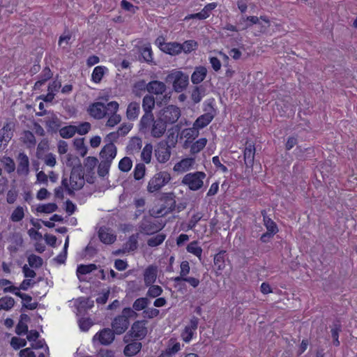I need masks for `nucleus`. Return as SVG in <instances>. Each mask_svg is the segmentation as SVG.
Returning <instances> with one entry per match:
<instances>
[{
  "label": "nucleus",
  "instance_id": "nucleus-44",
  "mask_svg": "<svg viewBox=\"0 0 357 357\" xmlns=\"http://www.w3.org/2000/svg\"><path fill=\"white\" fill-rule=\"evenodd\" d=\"M132 167V161L129 157L123 158L119 162V169L123 172H128Z\"/></svg>",
  "mask_w": 357,
  "mask_h": 357
},
{
  "label": "nucleus",
  "instance_id": "nucleus-12",
  "mask_svg": "<svg viewBox=\"0 0 357 357\" xmlns=\"http://www.w3.org/2000/svg\"><path fill=\"white\" fill-rule=\"evenodd\" d=\"M162 227L163 225L152 218H144L139 226L140 231L146 235H151L158 232L161 230Z\"/></svg>",
  "mask_w": 357,
  "mask_h": 357
},
{
  "label": "nucleus",
  "instance_id": "nucleus-54",
  "mask_svg": "<svg viewBox=\"0 0 357 357\" xmlns=\"http://www.w3.org/2000/svg\"><path fill=\"white\" fill-rule=\"evenodd\" d=\"M57 205L54 203H48L40 205L38 207L37 211L40 213H51L56 211Z\"/></svg>",
  "mask_w": 357,
  "mask_h": 357
},
{
  "label": "nucleus",
  "instance_id": "nucleus-52",
  "mask_svg": "<svg viewBox=\"0 0 357 357\" xmlns=\"http://www.w3.org/2000/svg\"><path fill=\"white\" fill-rule=\"evenodd\" d=\"M52 76V73L49 68H45L43 71L41 79L35 83V87L39 88L45 84L46 81L50 79Z\"/></svg>",
  "mask_w": 357,
  "mask_h": 357
},
{
  "label": "nucleus",
  "instance_id": "nucleus-48",
  "mask_svg": "<svg viewBox=\"0 0 357 357\" xmlns=\"http://www.w3.org/2000/svg\"><path fill=\"white\" fill-rule=\"evenodd\" d=\"M23 142L29 148L33 147L36 144L34 135L30 131H24L23 134Z\"/></svg>",
  "mask_w": 357,
  "mask_h": 357
},
{
  "label": "nucleus",
  "instance_id": "nucleus-5",
  "mask_svg": "<svg viewBox=\"0 0 357 357\" xmlns=\"http://www.w3.org/2000/svg\"><path fill=\"white\" fill-rule=\"evenodd\" d=\"M206 174L203 172H195L185 174L182 178V184L187 185L190 190L197 191L204 185Z\"/></svg>",
  "mask_w": 357,
  "mask_h": 357
},
{
  "label": "nucleus",
  "instance_id": "nucleus-32",
  "mask_svg": "<svg viewBox=\"0 0 357 357\" xmlns=\"http://www.w3.org/2000/svg\"><path fill=\"white\" fill-rule=\"evenodd\" d=\"M141 349L142 344L138 342H134L125 347L123 353L127 356H132L136 355Z\"/></svg>",
  "mask_w": 357,
  "mask_h": 357
},
{
  "label": "nucleus",
  "instance_id": "nucleus-63",
  "mask_svg": "<svg viewBox=\"0 0 357 357\" xmlns=\"http://www.w3.org/2000/svg\"><path fill=\"white\" fill-rule=\"evenodd\" d=\"M76 132L78 134L83 135L89 132V131L91 129V124L88 122H84L78 125L77 126H75Z\"/></svg>",
  "mask_w": 357,
  "mask_h": 357
},
{
  "label": "nucleus",
  "instance_id": "nucleus-20",
  "mask_svg": "<svg viewBox=\"0 0 357 357\" xmlns=\"http://www.w3.org/2000/svg\"><path fill=\"white\" fill-rule=\"evenodd\" d=\"M146 89L151 93L160 95L166 91V86L162 82L157 80L151 81L148 84L144 82V90Z\"/></svg>",
  "mask_w": 357,
  "mask_h": 357
},
{
  "label": "nucleus",
  "instance_id": "nucleus-28",
  "mask_svg": "<svg viewBox=\"0 0 357 357\" xmlns=\"http://www.w3.org/2000/svg\"><path fill=\"white\" fill-rule=\"evenodd\" d=\"M206 74V68L202 66L196 67L191 75L192 82L195 84L201 83L205 79Z\"/></svg>",
  "mask_w": 357,
  "mask_h": 357
},
{
  "label": "nucleus",
  "instance_id": "nucleus-33",
  "mask_svg": "<svg viewBox=\"0 0 357 357\" xmlns=\"http://www.w3.org/2000/svg\"><path fill=\"white\" fill-rule=\"evenodd\" d=\"M261 214L264 218V225L267 231L270 232V234H275L278 231V229L275 222L266 216V212L265 211H262Z\"/></svg>",
  "mask_w": 357,
  "mask_h": 357
},
{
  "label": "nucleus",
  "instance_id": "nucleus-24",
  "mask_svg": "<svg viewBox=\"0 0 357 357\" xmlns=\"http://www.w3.org/2000/svg\"><path fill=\"white\" fill-rule=\"evenodd\" d=\"M195 164V159L186 158L176 163L173 170L176 172H185L190 170Z\"/></svg>",
  "mask_w": 357,
  "mask_h": 357
},
{
  "label": "nucleus",
  "instance_id": "nucleus-11",
  "mask_svg": "<svg viewBox=\"0 0 357 357\" xmlns=\"http://www.w3.org/2000/svg\"><path fill=\"white\" fill-rule=\"evenodd\" d=\"M171 146L167 142H160L155 149V157L160 163L167 162L171 157Z\"/></svg>",
  "mask_w": 357,
  "mask_h": 357
},
{
  "label": "nucleus",
  "instance_id": "nucleus-2",
  "mask_svg": "<svg viewBox=\"0 0 357 357\" xmlns=\"http://www.w3.org/2000/svg\"><path fill=\"white\" fill-rule=\"evenodd\" d=\"M139 126L141 130L144 132H149L151 137L156 139L162 137L167 130V125L165 122L160 118L155 119L153 116H152V121L148 122L145 127L140 120Z\"/></svg>",
  "mask_w": 357,
  "mask_h": 357
},
{
  "label": "nucleus",
  "instance_id": "nucleus-6",
  "mask_svg": "<svg viewBox=\"0 0 357 357\" xmlns=\"http://www.w3.org/2000/svg\"><path fill=\"white\" fill-rule=\"evenodd\" d=\"M115 335L111 328H104L94 335L92 342L94 344L107 346L114 342Z\"/></svg>",
  "mask_w": 357,
  "mask_h": 357
},
{
  "label": "nucleus",
  "instance_id": "nucleus-25",
  "mask_svg": "<svg viewBox=\"0 0 357 357\" xmlns=\"http://www.w3.org/2000/svg\"><path fill=\"white\" fill-rule=\"evenodd\" d=\"M255 155V147L251 143H246V146L244 150V161L248 167H252L254 163Z\"/></svg>",
  "mask_w": 357,
  "mask_h": 357
},
{
  "label": "nucleus",
  "instance_id": "nucleus-36",
  "mask_svg": "<svg viewBox=\"0 0 357 357\" xmlns=\"http://www.w3.org/2000/svg\"><path fill=\"white\" fill-rule=\"evenodd\" d=\"M1 162L8 174L14 172L16 169L15 161L13 158L8 156H3L1 159Z\"/></svg>",
  "mask_w": 357,
  "mask_h": 357
},
{
  "label": "nucleus",
  "instance_id": "nucleus-27",
  "mask_svg": "<svg viewBox=\"0 0 357 357\" xmlns=\"http://www.w3.org/2000/svg\"><path fill=\"white\" fill-rule=\"evenodd\" d=\"M61 161L67 167H71L72 169L78 168L82 169L80 160L77 156L75 155L66 154L64 156L61 158Z\"/></svg>",
  "mask_w": 357,
  "mask_h": 357
},
{
  "label": "nucleus",
  "instance_id": "nucleus-46",
  "mask_svg": "<svg viewBox=\"0 0 357 357\" xmlns=\"http://www.w3.org/2000/svg\"><path fill=\"white\" fill-rule=\"evenodd\" d=\"M75 126H68L62 128L59 130V134L63 138H70L76 133Z\"/></svg>",
  "mask_w": 357,
  "mask_h": 357
},
{
  "label": "nucleus",
  "instance_id": "nucleus-29",
  "mask_svg": "<svg viewBox=\"0 0 357 357\" xmlns=\"http://www.w3.org/2000/svg\"><path fill=\"white\" fill-rule=\"evenodd\" d=\"M213 118L214 114L211 112H208L198 117L194 122V126L197 127L199 129L204 128L212 121Z\"/></svg>",
  "mask_w": 357,
  "mask_h": 357
},
{
  "label": "nucleus",
  "instance_id": "nucleus-13",
  "mask_svg": "<svg viewBox=\"0 0 357 357\" xmlns=\"http://www.w3.org/2000/svg\"><path fill=\"white\" fill-rule=\"evenodd\" d=\"M89 114L96 119H102L107 116V104L105 105L100 102H96L89 105Z\"/></svg>",
  "mask_w": 357,
  "mask_h": 357
},
{
  "label": "nucleus",
  "instance_id": "nucleus-7",
  "mask_svg": "<svg viewBox=\"0 0 357 357\" xmlns=\"http://www.w3.org/2000/svg\"><path fill=\"white\" fill-rule=\"evenodd\" d=\"M119 109V104L116 101H111L107 103L108 119L105 126L109 128H113L119 124L121 121V116L117 114Z\"/></svg>",
  "mask_w": 357,
  "mask_h": 357
},
{
  "label": "nucleus",
  "instance_id": "nucleus-19",
  "mask_svg": "<svg viewBox=\"0 0 357 357\" xmlns=\"http://www.w3.org/2000/svg\"><path fill=\"white\" fill-rule=\"evenodd\" d=\"M131 334L133 337L139 339H143L147 334L145 321H137L131 327Z\"/></svg>",
  "mask_w": 357,
  "mask_h": 357
},
{
  "label": "nucleus",
  "instance_id": "nucleus-38",
  "mask_svg": "<svg viewBox=\"0 0 357 357\" xmlns=\"http://www.w3.org/2000/svg\"><path fill=\"white\" fill-rule=\"evenodd\" d=\"M15 300L10 296H3L0 298V311L10 310L15 305Z\"/></svg>",
  "mask_w": 357,
  "mask_h": 357
},
{
  "label": "nucleus",
  "instance_id": "nucleus-30",
  "mask_svg": "<svg viewBox=\"0 0 357 357\" xmlns=\"http://www.w3.org/2000/svg\"><path fill=\"white\" fill-rule=\"evenodd\" d=\"M190 271V267L188 261H183L180 265L179 275L174 278L173 280L177 283L181 282L182 280H183L184 278L188 277V275L189 274Z\"/></svg>",
  "mask_w": 357,
  "mask_h": 357
},
{
  "label": "nucleus",
  "instance_id": "nucleus-41",
  "mask_svg": "<svg viewBox=\"0 0 357 357\" xmlns=\"http://www.w3.org/2000/svg\"><path fill=\"white\" fill-rule=\"evenodd\" d=\"M153 146L151 144H146L141 153L142 160L146 164L150 163L152 158Z\"/></svg>",
  "mask_w": 357,
  "mask_h": 357
},
{
  "label": "nucleus",
  "instance_id": "nucleus-18",
  "mask_svg": "<svg viewBox=\"0 0 357 357\" xmlns=\"http://www.w3.org/2000/svg\"><path fill=\"white\" fill-rule=\"evenodd\" d=\"M13 125L6 123L0 130V151L3 150L13 137Z\"/></svg>",
  "mask_w": 357,
  "mask_h": 357
},
{
  "label": "nucleus",
  "instance_id": "nucleus-16",
  "mask_svg": "<svg viewBox=\"0 0 357 357\" xmlns=\"http://www.w3.org/2000/svg\"><path fill=\"white\" fill-rule=\"evenodd\" d=\"M17 173L19 176H26L29 173V159L24 152L20 153L17 156Z\"/></svg>",
  "mask_w": 357,
  "mask_h": 357
},
{
  "label": "nucleus",
  "instance_id": "nucleus-15",
  "mask_svg": "<svg viewBox=\"0 0 357 357\" xmlns=\"http://www.w3.org/2000/svg\"><path fill=\"white\" fill-rule=\"evenodd\" d=\"M199 324L198 318L193 317L190 319L188 325L185 326L181 333V338L185 342H189L192 340Z\"/></svg>",
  "mask_w": 357,
  "mask_h": 357
},
{
  "label": "nucleus",
  "instance_id": "nucleus-21",
  "mask_svg": "<svg viewBox=\"0 0 357 357\" xmlns=\"http://www.w3.org/2000/svg\"><path fill=\"white\" fill-rule=\"evenodd\" d=\"M98 237L105 244H112L116 239V236L108 228L100 227L98 231Z\"/></svg>",
  "mask_w": 357,
  "mask_h": 357
},
{
  "label": "nucleus",
  "instance_id": "nucleus-26",
  "mask_svg": "<svg viewBox=\"0 0 357 357\" xmlns=\"http://www.w3.org/2000/svg\"><path fill=\"white\" fill-rule=\"evenodd\" d=\"M140 113L139 103L137 102H131L128 104L126 109V118L129 121L136 120Z\"/></svg>",
  "mask_w": 357,
  "mask_h": 357
},
{
  "label": "nucleus",
  "instance_id": "nucleus-9",
  "mask_svg": "<svg viewBox=\"0 0 357 357\" xmlns=\"http://www.w3.org/2000/svg\"><path fill=\"white\" fill-rule=\"evenodd\" d=\"M155 107V99L153 96L146 95L144 97L142 100V108L144 111V114L142 116L140 120L142 123L145 126H147V123L152 121V110Z\"/></svg>",
  "mask_w": 357,
  "mask_h": 357
},
{
  "label": "nucleus",
  "instance_id": "nucleus-40",
  "mask_svg": "<svg viewBox=\"0 0 357 357\" xmlns=\"http://www.w3.org/2000/svg\"><path fill=\"white\" fill-rule=\"evenodd\" d=\"M132 124L130 123H124L121 125V126L119 128L117 132H111L109 133L107 137H116L117 136L121 135L124 136L127 135L129 131L132 129Z\"/></svg>",
  "mask_w": 357,
  "mask_h": 357
},
{
  "label": "nucleus",
  "instance_id": "nucleus-51",
  "mask_svg": "<svg viewBox=\"0 0 357 357\" xmlns=\"http://www.w3.org/2000/svg\"><path fill=\"white\" fill-rule=\"evenodd\" d=\"M187 251L190 253L195 255V256L200 257L202 253V249L199 246L197 241H192L187 246Z\"/></svg>",
  "mask_w": 357,
  "mask_h": 357
},
{
  "label": "nucleus",
  "instance_id": "nucleus-62",
  "mask_svg": "<svg viewBox=\"0 0 357 357\" xmlns=\"http://www.w3.org/2000/svg\"><path fill=\"white\" fill-rule=\"evenodd\" d=\"M217 3L213 2L208 3L204 6V8L201 10L202 17H204L205 19L209 17L211 12L214 10L217 7Z\"/></svg>",
  "mask_w": 357,
  "mask_h": 357
},
{
  "label": "nucleus",
  "instance_id": "nucleus-64",
  "mask_svg": "<svg viewBox=\"0 0 357 357\" xmlns=\"http://www.w3.org/2000/svg\"><path fill=\"white\" fill-rule=\"evenodd\" d=\"M202 215L201 213L194 214L188 223V229H192L198 222L202 219Z\"/></svg>",
  "mask_w": 357,
  "mask_h": 357
},
{
  "label": "nucleus",
  "instance_id": "nucleus-35",
  "mask_svg": "<svg viewBox=\"0 0 357 357\" xmlns=\"http://www.w3.org/2000/svg\"><path fill=\"white\" fill-rule=\"evenodd\" d=\"M162 52L172 56L177 55L181 52V44L176 42L167 43Z\"/></svg>",
  "mask_w": 357,
  "mask_h": 357
},
{
  "label": "nucleus",
  "instance_id": "nucleus-10",
  "mask_svg": "<svg viewBox=\"0 0 357 357\" xmlns=\"http://www.w3.org/2000/svg\"><path fill=\"white\" fill-rule=\"evenodd\" d=\"M17 287L15 286H10L3 289L4 293L10 292L14 294L15 296L20 297L23 301L22 306L28 310H35L38 306V303H32V298L28 294L21 293L20 291H17Z\"/></svg>",
  "mask_w": 357,
  "mask_h": 357
},
{
  "label": "nucleus",
  "instance_id": "nucleus-49",
  "mask_svg": "<svg viewBox=\"0 0 357 357\" xmlns=\"http://www.w3.org/2000/svg\"><path fill=\"white\" fill-rule=\"evenodd\" d=\"M166 235L164 234H158L153 237L150 238L147 241V244L150 247H156L160 245L165 239Z\"/></svg>",
  "mask_w": 357,
  "mask_h": 357
},
{
  "label": "nucleus",
  "instance_id": "nucleus-37",
  "mask_svg": "<svg viewBox=\"0 0 357 357\" xmlns=\"http://www.w3.org/2000/svg\"><path fill=\"white\" fill-rule=\"evenodd\" d=\"M138 234H132L130 236L124 245V249L128 252L135 250L138 246Z\"/></svg>",
  "mask_w": 357,
  "mask_h": 357
},
{
  "label": "nucleus",
  "instance_id": "nucleus-55",
  "mask_svg": "<svg viewBox=\"0 0 357 357\" xmlns=\"http://www.w3.org/2000/svg\"><path fill=\"white\" fill-rule=\"evenodd\" d=\"M111 165L112 164L109 163L108 162L100 160V162L98 166V175L102 177L106 176L109 173Z\"/></svg>",
  "mask_w": 357,
  "mask_h": 357
},
{
  "label": "nucleus",
  "instance_id": "nucleus-57",
  "mask_svg": "<svg viewBox=\"0 0 357 357\" xmlns=\"http://www.w3.org/2000/svg\"><path fill=\"white\" fill-rule=\"evenodd\" d=\"M146 167L145 165L142 163L137 164L134 169V178L136 180H140L145 175Z\"/></svg>",
  "mask_w": 357,
  "mask_h": 357
},
{
  "label": "nucleus",
  "instance_id": "nucleus-59",
  "mask_svg": "<svg viewBox=\"0 0 357 357\" xmlns=\"http://www.w3.org/2000/svg\"><path fill=\"white\" fill-rule=\"evenodd\" d=\"M149 287V288L146 293L147 296L156 298L162 294V289L160 286L151 284Z\"/></svg>",
  "mask_w": 357,
  "mask_h": 357
},
{
  "label": "nucleus",
  "instance_id": "nucleus-45",
  "mask_svg": "<svg viewBox=\"0 0 357 357\" xmlns=\"http://www.w3.org/2000/svg\"><path fill=\"white\" fill-rule=\"evenodd\" d=\"M207 139L206 138H200L194 142L191 147L190 151L192 153H197L201 151L206 145Z\"/></svg>",
  "mask_w": 357,
  "mask_h": 357
},
{
  "label": "nucleus",
  "instance_id": "nucleus-4",
  "mask_svg": "<svg viewBox=\"0 0 357 357\" xmlns=\"http://www.w3.org/2000/svg\"><path fill=\"white\" fill-rule=\"evenodd\" d=\"M171 178V175L167 171L157 172L149 180L147 185V190L151 193L158 192L167 185Z\"/></svg>",
  "mask_w": 357,
  "mask_h": 357
},
{
  "label": "nucleus",
  "instance_id": "nucleus-58",
  "mask_svg": "<svg viewBox=\"0 0 357 357\" xmlns=\"http://www.w3.org/2000/svg\"><path fill=\"white\" fill-rule=\"evenodd\" d=\"M29 265L32 268H39L43 265V259L36 255H31L28 257Z\"/></svg>",
  "mask_w": 357,
  "mask_h": 357
},
{
  "label": "nucleus",
  "instance_id": "nucleus-39",
  "mask_svg": "<svg viewBox=\"0 0 357 357\" xmlns=\"http://www.w3.org/2000/svg\"><path fill=\"white\" fill-rule=\"evenodd\" d=\"M150 301L146 297H142L136 299L132 304V309L136 311L145 310L149 305Z\"/></svg>",
  "mask_w": 357,
  "mask_h": 357
},
{
  "label": "nucleus",
  "instance_id": "nucleus-23",
  "mask_svg": "<svg viewBox=\"0 0 357 357\" xmlns=\"http://www.w3.org/2000/svg\"><path fill=\"white\" fill-rule=\"evenodd\" d=\"M259 20V19L257 16H245L243 15L237 22V25L240 30H246L253 24H258Z\"/></svg>",
  "mask_w": 357,
  "mask_h": 357
},
{
  "label": "nucleus",
  "instance_id": "nucleus-14",
  "mask_svg": "<svg viewBox=\"0 0 357 357\" xmlns=\"http://www.w3.org/2000/svg\"><path fill=\"white\" fill-rule=\"evenodd\" d=\"M116 154V146L113 143H109L102 148L100 152V159L112 164Z\"/></svg>",
  "mask_w": 357,
  "mask_h": 357
},
{
  "label": "nucleus",
  "instance_id": "nucleus-1",
  "mask_svg": "<svg viewBox=\"0 0 357 357\" xmlns=\"http://www.w3.org/2000/svg\"><path fill=\"white\" fill-rule=\"evenodd\" d=\"M85 183L84 174L82 169H73L70 178L63 176L61 180L62 186L68 195H73L74 191L79 190L84 186Z\"/></svg>",
  "mask_w": 357,
  "mask_h": 357
},
{
  "label": "nucleus",
  "instance_id": "nucleus-43",
  "mask_svg": "<svg viewBox=\"0 0 357 357\" xmlns=\"http://www.w3.org/2000/svg\"><path fill=\"white\" fill-rule=\"evenodd\" d=\"M141 56L144 61L151 63L153 61V52L150 45H146L141 48Z\"/></svg>",
  "mask_w": 357,
  "mask_h": 357
},
{
  "label": "nucleus",
  "instance_id": "nucleus-56",
  "mask_svg": "<svg viewBox=\"0 0 357 357\" xmlns=\"http://www.w3.org/2000/svg\"><path fill=\"white\" fill-rule=\"evenodd\" d=\"M199 129L197 127H195L193 126L192 128L185 129L183 131V133L184 135V137L185 138H187L188 139H194L199 136Z\"/></svg>",
  "mask_w": 357,
  "mask_h": 357
},
{
  "label": "nucleus",
  "instance_id": "nucleus-61",
  "mask_svg": "<svg viewBox=\"0 0 357 357\" xmlns=\"http://www.w3.org/2000/svg\"><path fill=\"white\" fill-rule=\"evenodd\" d=\"M341 331V326L339 324H335L331 328V335L333 339V344L335 346L340 345V341L338 340L339 333Z\"/></svg>",
  "mask_w": 357,
  "mask_h": 357
},
{
  "label": "nucleus",
  "instance_id": "nucleus-3",
  "mask_svg": "<svg viewBox=\"0 0 357 357\" xmlns=\"http://www.w3.org/2000/svg\"><path fill=\"white\" fill-rule=\"evenodd\" d=\"M188 79V75L177 70L171 71L165 79L167 82L172 84L173 88L176 92H181L187 87Z\"/></svg>",
  "mask_w": 357,
  "mask_h": 357
},
{
  "label": "nucleus",
  "instance_id": "nucleus-34",
  "mask_svg": "<svg viewBox=\"0 0 357 357\" xmlns=\"http://www.w3.org/2000/svg\"><path fill=\"white\" fill-rule=\"evenodd\" d=\"M107 71V68L105 66H96L92 73L91 75V79L95 83H99L106 72Z\"/></svg>",
  "mask_w": 357,
  "mask_h": 357
},
{
  "label": "nucleus",
  "instance_id": "nucleus-17",
  "mask_svg": "<svg viewBox=\"0 0 357 357\" xmlns=\"http://www.w3.org/2000/svg\"><path fill=\"white\" fill-rule=\"evenodd\" d=\"M129 325V320L119 315L115 317L111 324L112 330L116 335H121L125 333L128 328Z\"/></svg>",
  "mask_w": 357,
  "mask_h": 357
},
{
  "label": "nucleus",
  "instance_id": "nucleus-47",
  "mask_svg": "<svg viewBox=\"0 0 357 357\" xmlns=\"http://www.w3.org/2000/svg\"><path fill=\"white\" fill-rule=\"evenodd\" d=\"M142 146V141L139 137H132L128 146L131 152H137Z\"/></svg>",
  "mask_w": 357,
  "mask_h": 357
},
{
  "label": "nucleus",
  "instance_id": "nucleus-50",
  "mask_svg": "<svg viewBox=\"0 0 357 357\" xmlns=\"http://www.w3.org/2000/svg\"><path fill=\"white\" fill-rule=\"evenodd\" d=\"M97 269V266L96 264H90L87 265L81 264L77 266V275H86L88 273H90L93 271H95Z\"/></svg>",
  "mask_w": 357,
  "mask_h": 357
},
{
  "label": "nucleus",
  "instance_id": "nucleus-60",
  "mask_svg": "<svg viewBox=\"0 0 357 357\" xmlns=\"http://www.w3.org/2000/svg\"><path fill=\"white\" fill-rule=\"evenodd\" d=\"M10 345L15 350H17L26 345V340L17 337H13L10 340Z\"/></svg>",
  "mask_w": 357,
  "mask_h": 357
},
{
  "label": "nucleus",
  "instance_id": "nucleus-31",
  "mask_svg": "<svg viewBox=\"0 0 357 357\" xmlns=\"http://www.w3.org/2000/svg\"><path fill=\"white\" fill-rule=\"evenodd\" d=\"M98 160L96 157L89 156L85 158L84 162V169L87 174H94L95 168L98 165Z\"/></svg>",
  "mask_w": 357,
  "mask_h": 357
},
{
  "label": "nucleus",
  "instance_id": "nucleus-22",
  "mask_svg": "<svg viewBox=\"0 0 357 357\" xmlns=\"http://www.w3.org/2000/svg\"><path fill=\"white\" fill-rule=\"evenodd\" d=\"M158 268L156 266L151 265L149 266L144 271V280L146 287L153 284L157 278Z\"/></svg>",
  "mask_w": 357,
  "mask_h": 357
},
{
  "label": "nucleus",
  "instance_id": "nucleus-53",
  "mask_svg": "<svg viewBox=\"0 0 357 357\" xmlns=\"http://www.w3.org/2000/svg\"><path fill=\"white\" fill-rule=\"evenodd\" d=\"M197 46V43L195 40H186L183 44H181V52H183L185 54L190 53L195 50Z\"/></svg>",
  "mask_w": 357,
  "mask_h": 357
},
{
  "label": "nucleus",
  "instance_id": "nucleus-8",
  "mask_svg": "<svg viewBox=\"0 0 357 357\" xmlns=\"http://www.w3.org/2000/svg\"><path fill=\"white\" fill-rule=\"evenodd\" d=\"M180 116L181 111L179 108L174 105H169L161 110L160 119L165 124H172L176 122Z\"/></svg>",
  "mask_w": 357,
  "mask_h": 357
},
{
  "label": "nucleus",
  "instance_id": "nucleus-42",
  "mask_svg": "<svg viewBox=\"0 0 357 357\" xmlns=\"http://www.w3.org/2000/svg\"><path fill=\"white\" fill-rule=\"evenodd\" d=\"M24 217V208L22 206H17L12 212L10 220L13 222L21 221Z\"/></svg>",
  "mask_w": 357,
  "mask_h": 357
}]
</instances>
